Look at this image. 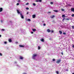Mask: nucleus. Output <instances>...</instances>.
Returning a JSON list of instances; mask_svg holds the SVG:
<instances>
[{
  "instance_id": "1",
  "label": "nucleus",
  "mask_w": 74,
  "mask_h": 74,
  "mask_svg": "<svg viewBox=\"0 0 74 74\" xmlns=\"http://www.w3.org/2000/svg\"><path fill=\"white\" fill-rule=\"evenodd\" d=\"M61 61V60L60 59H59V60H58L57 61H56V63H57V64H59V63H60V62Z\"/></svg>"
},
{
  "instance_id": "2",
  "label": "nucleus",
  "mask_w": 74,
  "mask_h": 74,
  "mask_svg": "<svg viewBox=\"0 0 74 74\" xmlns=\"http://www.w3.org/2000/svg\"><path fill=\"white\" fill-rule=\"evenodd\" d=\"M20 15L22 19H24V17H23V16L22 15V13H20Z\"/></svg>"
},
{
  "instance_id": "3",
  "label": "nucleus",
  "mask_w": 74,
  "mask_h": 74,
  "mask_svg": "<svg viewBox=\"0 0 74 74\" xmlns=\"http://www.w3.org/2000/svg\"><path fill=\"white\" fill-rule=\"evenodd\" d=\"M20 59H21V60H23V57L22 56H20Z\"/></svg>"
},
{
  "instance_id": "4",
  "label": "nucleus",
  "mask_w": 74,
  "mask_h": 74,
  "mask_svg": "<svg viewBox=\"0 0 74 74\" xmlns=\"http://www.w3.org/2000/svg\"><path fill=\"white\" fill-rule=\"evenodd\" d=\"M71 11L74 12V8H71Z\"/></svg>"
},
{
  "instance_id": "5",
  "label": "nucleus",
  "mask_w": 74,
  "mask_h": 74,
  "mask_svg": "<svg viewBox=\"0 0 74 74\" xmlns=\"http://www.w3.org/2000/svg\"><path fill=\"white\" fill-rule=\"evenodd\" d=\"M32 18H36V15L34 14L32 15Z\"/></svg>"
},
{
  "instance_id": "6",
  "label": "nucleus",
  "mask_w": 74,
  "mask_h": 74,
  "mask_svg": "<svg viewBox=\"0 0 74 74\" xmlns=\"http://www.w3.org/2000/svg\"><path fill=\"white\" fill-rule=\"evenodd\" d=\"M40 41L42 42H44V39L43 38H42L40 39Z\"/></svg>"
},
{
  "instance_id": "7",
  "label": "nucleus",
  "mask_w": 74,
  "mask_h": 74,
  "mask_svg": "<svg viewBox=\"0 0 74 74\" xmlns=\"http://www.w3.org/2000/svg\"><path fill=\"white\" fill-rule=\"evenodd\" d=\"M2 11H3V8H0V12H2Z\"/></svg>"
},
{
  "instance_id": "8",
  "label": "nucleus",
  "mask_w": 74,
  "mask_h": 74,
  "mask_svg": "<svg viewBox=\"0 0 74 74\" xmlns=\"http://www.w3.org/2000/svg\"><path fill=\"white\" fill-rule=\"evenodd\" d=\"M19 47H22V48L24 47V46L21 45H19Z\"/></svg>"
},
{
  "instance_id": "9",
  "label": "nucleus",
  "mask_w": 74,
  "mask_h": 74,
  "mask_svg": "<svg viewBox=\"0 0 74 74\" xmlns=\"http://www.w3.org/2000/svg\"><path fill=\"white\" fill-rule=\"evenodd\" d=\"M47 32H48V33H49V32H51V31L49 29H47Z\"/></svg>"
},
{
  "instance_id": "10",
  "label": "nucleus",
  "mask_w": 74,
  "mask_h": 74,
  "mask_svg": "<svg viewBox=\"0 0 74 74\" xmlns=\"http://www.w3.org/2000/svg\"><path fill=\"white\" fill-rule=\"evenodd\" d=\"M8 41L9 42H12V40L11 39H9Z\"/></svg>"
},
{
  "instance_id": "11",
  "label": "nucleus",
  "mask_w": 74,
  "mask_h": 74,
  "mask_svg": "<svg viewBox=\"0 0 74 74\" xmlns=\"http://www.w3.org/2000/svg\"><path fill=\"white\" fill-rule=\"evenodd\" d=\"M37 54H33V56H34V57H36L37 56Z\"/></svg>"
},
{
  "instance_id": "12",
  "label": "nucleus",
  "mask_w": 74,
  "mask_h": 74,
  "mask_svg": "<svg viewBox=\"0 0 74 74\" xmlns=\"http://www.w3.org/2000/svg\"><path fill=\"white\" fill-rule=\"evenodd\" d=\"M32 31H33V32H35V31H36V29H32Z\"/></svg>"
},
{
  "instance_id": "13",
  "label": "nucleus",
  "mask_w": 74,
  "mask_h": 74,
  "mask_svg": "<svg viewBox=\"0 0 74 74\" xmlns=\"http://www.w3.org/2000/svg\"><path fill=\"white\" fill-rule=\"evenodd\" d=\"M17 12L18 14H20V12L19 11V10H17Z\"/></svg>"
},
{
  "instance_id": "14",
  "label": "nucleus",
  "mask_w": 74,
  "mask_h": 74,
  "mask_svg": "<svg viewBox=\"0 0 74 74\" xmlns=\"http://www.w3.org/2000/svg\"><path fill=\"white\" fill-rule=\"evenodd\" d=\"M56 74H59V72H58V71H56Z\"/></svg>"
},
{
  "instance_id": "15",
  "label": "nucleus",
  "mask_w": 74,
  "mask_h": 74,
  "mask_svg": "<svg viewBox=\"0 0 74 74\" xmlns=\"http://www.w3.org/2000/svg\"><path fill=\"white\" fill-rule=\"evenodd\" d=\"M59 32L60 34H62V32L60 31H59Z\"/></svg>"
},
{
  "instance_id": "16",
  "label": "nucleus",
  "mask_w": 74,
  "mask_h": 74,
  "mask_svg": "<svg viewBox=\"0 0 74 74\" xmlns=\"http://www.w3.org/2000/svg\"><path fill=\"white\" fill-rule=\"evenodd\" d=\"M54 17H55V16L53 15L51 16V18H54Z\"/></svg>"
},
{
  "instance_id": "17",
  "label": "nucleus",
  "mask_w": 74,
  "mask_h": 74,
  "mask_svg": "<svg viewBox=\"0 0 74 74\" xmlns=\"http://www.w3.org/2000/svg\"><path fill=\"white\" fill-rule=\"evenodd\" d=\"M32 58L33 59H36V57H34V56H33Z\"/></svg>"
},
{
  "instance_id": "18",
  "label": "nucleus",
  "mask_w": 74,
  "mask_h": 74,
  "mask_svg": "<svg viewBox=\"0 0 74 74\" xmlns=\"http://www.w3.org/2000/svg\"><path fill=\"white\" fill-rule=\"evenodd\" d=\"M52 61H53V62H55V59L53 58L52 60Z\"/></svg>"
},
{
  "instance_id": "19",
  "label": "nucleus",
  "mask_w": 74,
  "mask_h": 74,
  "mask_svg": "<svg viewBox=\"0 0 74 74\" xmlns=\"http://www.w3.org/2000/svg\"><path fill=\"white\" fill-rule=\"evenodd\" d=\"M61 11H64V9H62Z\"/></svg>"
},
{
  "instance_id": "20",
  "label": "nucleus",
  "mask_w": 74,
  "mask_h": 74,
  "mask_svg": "<svg viewBox=\"0 0 74 74\" xmlns=\"http://www.w3.org/2000/svg\"><path fill=\"white\" fill-rule=\"evenodd\" d=\"M62 18H63V17H65V15H63L62 16Z\"/></svg>"
},
{
  "instance_id": "21",
  "label": "nucleus",
  "mask_w": 74,
  "mask_h": 74,
  "mask_svg": "<svg viewBox=\"0 0 74 74\" xmlns=\"http://www.w3.org/2000/svg\"><path fill=\"white\" fill-rule=\"evenodd\" d=\"M28 21H29V22H30V21H31V20L30 19H27Z\"/></svg>"
},
{
  "instance_id": "22",
  "label": "nucleus",
  "mask_w": 74,
  "mask_h": 74,
  "mask_svg": "<svg viewBox=\"0 0 74 74\" xmlns=\"http://www.w3.org/2000/svg\"><path fill=\"white\" fill-rule=\"evenodd\" d=\"M71 27H72V29H74V26H71Z\"/></svg>"
},
{
  "instance_id": "23",
  "label": "nucleus",
  "mask_w": 74,
  "mask_h": 74,
  "mask_svg": "<svg viewBox=\"0 0 74 74\" xmlns=\"http://www.w3.org/2000/svg\"><path fill=\"white\" fill-rule=\"evenodd\" d=\"M33 5H34V6H36V4H35V3H33Z\"/></svg>"
},
{
  "instance_id": "24",
  "label": "nucleus",
  "mask_w": 74,
  "mask_h": 74,
  "mask_svg": "<svg viewBox=\"0 0 74 74\" xmlns=\"http://www.w3.org/2000/svg\"><path fill=\"white\" fill-rule=\"evenodd\" d=\"M53 11H54L55 12H58V10H53Z\"/></svg>"
},
{
  "instance_id": "25",
  "label": "nucleus",
  "mask_w": 74,
  "mask_h": 74,
  "mask_svg": "<svg viewBox=\"0 0 74 74\" xmlns=\"http://www.w3.org/2000/svg\"><path fill=\"white\" fill-rule=\"evenodd\" d=\"M38 1H39V2H41L42 1V0H38Z\"/></svg>"
},
{
  "instance_id": "26",
  "label": "nucleus",
  "mask_w": 74,
  "mask_h": 74,
  "mask_svg": "<svg viewBox=\"0 0 74 74\" xmlns=\"http://www.w3.org/2000/svg\"><path fill=\"white\" fill-rule=\"evenodd\" d=\"M38 49H40V46H38Z\"/></svg>"
},
{
  "instance_id": "27",
  "label": "nucleus",
  "mask_w": 74,
  "mask_h": 74,
  "mask_svg": "<svg viewBox=\"0 0 74 74\" xmlns=\"http://www.w3.org/2000/svg\"><path fill=\"white\" fill-rule=\"evenodd\" d=\"M68 6L69 7H71V5L70 4H69L68 5Z\"/></svg>"
},
{
  "instance_id": "28",
  "label": "nucleus",
  "mask_w": 74,
  "mask_h": 74,
  "mask_svg": "<svg viewBox=\"0 0 74 74\" xmlns=\"http://www.w3.org/2000/svg\"><path fill=\"white\" fill-rule=\"evenodd\" d=\"M71 16L72 17H74V14H73L71 15Z\"/></svg>"
},
{
  "instance_id": "29",
  "label": "nucleus",
  "mask_w": 74,
  "mask_h": 74,
  "mask_svg": "<svg viewBox=\"0 0 74 74\" xmlns=\"http://www.w3.org/2000/svg\"><path fill=\"white\" fill-rule=\"evenodd\" d=\"M51 32V33H53V30H51L50 31Z\"/></svg>"
},
{
  "instance_id": "30",
  "label": "nucleus",
  "mask_w": 74,
  "mask_h": 74,
  "mask_svg": "<svg viewBox=\"0 0 74 74\" xmlns=\"http://www.w3.org/2000/svg\"><path fill=\"white\" fill-rule=\"evenodd\" d=\"M19 5V3H17L16 4V5Z\"/></svg>"
},
{
  "instance_id": "31",
  "label": "nucleus",
  "mask_w": 74,
  "mask_h": 74,
  "mask_svg": "<svg viewBox=\"0 0 74 74\" xmlns=\"http://www.w3.org/2000/svg\"><path fill=\"white\" fill-rule=\"evenodd\" d=\"M7 42H4V44H7Z\"/></svg>"
},
{
  "instance_id": "32",
  "label": "nucleus",
  "mask_w": 74,
  "mask_h": 74,
  "mask_svg": "<svg viewBox=\"0 0 74 74\" xmlns=\"http://www.w3.org/2000/svg\"><path fill=\"white\" fill-rule=\"evenodd\" d=\"M50 4H53V2H50Z\"/></svg>"
},
{
  "instance_id": "33",
  "label": "nucleus",
  "mask_w": 74,
  "mask_h": 74,
  "mask_svg": "<svg viewBox=\"0 0 74 74\" xmlns=\"http://www.w3.org/2000/svg\"><path fill=\"white\" fill-rule=\"evenodd\" d=\"M26 10H29V8H26Z\"/></svg>"
},
{
  "instance_id": "34",
  "label": "nucleus",
  "mask_w": 74,
  "mask_h": 74,
  "mask_svg": "<svg viewBox=\"0 0 74 74\" xmlns=\"http://www.w3.org/2000/svg\"><path fill=\"white\" fill-rule=\"evenodd\" d=\"M63 34H64L65 35V34H66V33H65V32H63Z\"/></svg>"
},
{
  "instance_id": "35",
  "label": "nucleus",
  "mask_w": 74,
  "mask_h": 74,
  "mask_svg": "<svg viewBox=\"0 0 74 74\" xmlns=\"http://www.w3.org/2000/svg\"><path fill=\"white\" fill-rule=\"evenodd\" d=\"M3 55L1 53H0V56H2Z\"/></svg>"
},
{
  "instance_id": "36",
  "label": "nucleus",
  "mask_w": 74,
  "mask_h": 74,
  "mask_svg": "<svg viewBox=\"0 0 74 74\" xmlns=\"http://www.w3.org/2000/svg\"><path fill=\"white\" fill-rule=\"evenodd\" d=\"M35 1H36V2H39V1H38V0H36Z\"/></svg>"
},
{
  "instance_id": "37",
  "label": "nucleus",
  "mask_w": 74,
  "mask_h": 74,
  "mask_svg": "<svg viewBox=\"0 0 74 74\" xmlns=\"http://www.w3.org/2000/svg\"><path fill=\"white\" fill-rule=\"evenodd\" d=\"M46 25V24H45V23H44V24H43V26H45Z\"/></svg>"
},
{
  "instance_id": "38",
  "label": "nucleus",
  "mask_w": 74,
  "mask_h": 74,
  "mask_svg": "<svg viewBox=\"0 0 74 74\" xmlns=\"http://www.w3.org/2000/svg\"><path fill=\"white\" fill-rule=\"evenodd\" d=\"M61 54L62 55H63V52L61 53Z\"/></svg>"
},
{
  "instance_id": "39",
  "label": "nucleus",
  "mask_w": 74,
  "mask_h": 74,
  "mask_svg": "<svg viewBox=\"0 0 74 74\" xmlns=\"http://www.w3.org/2000/svg\"><path fill=\"white\" fill-rule=\"evenodd\" d=\"M28 4H29V3H27L26 4V5H28Z\"/></svg>"
},
{
  "instance_id": "40",
  "label": "nucleus",
  "mask_w": 74,
  "mask_h": 74,
  "mask_svg": "<svg viewBox=\"0 0 74 74\" xmlns=\"http://www.w3.org/2000/svg\"><path fill=\"white\" fill-rule=\"evenodd\" d=\"M27 14H29V12H27Z\"/></svg>"
},
{
  "instance_id": "41",
  "label": "nucleus",
  "mask_w": 74,
  "mask_h": 74,
  "mask_svg": "<svg viewBox=\"0 0 74 74\" xmlns=\"http://www.w3.org/2000/svg\"><path fill=\"white\" fill-rule=\"evenodd\" d=\"M2 31H4V29H2Z\"/></svg>"
},
{
  "instance_id": "42",
  "label": "nucleus",
  "mask_w": 74,
  "mask_h": 74,
  "mask_svg": "<svg viewBox=\"0 0 74 74\" xmlns=\"http://www.w3.org/2000/svg\"><path fill=\"white\" fill-rule=\"evenodd\" d=\"M64 19H65V18H64L62 20L63 21H64Z\"/></svg>"
},
{
  "instance_id": "43",
  "label": "nucleus",
  "mask_w": 74,
  "mask_h": 74,
  "mask_svg": "<svg viewBox=\"0 0 74 74\" xmlns=\"http://www.w3.org/2000/svg\"><path fill=\"white\" fill-rule=\"evenodd\" d=\"M65 19H66V20H69V18H66Z\"/></svg>"
},
{
  "instance_id": "44",
  "label": "nucleus",
  "mask_w": 74,
  "mask_h": 74,
  "mask_svg": "<svg viewBox=\"0 0 74 74\" xmlns=\"http://www.w3.org/2000/svg\"><path fill=\"white\" fill-rule=\"evenodd\" d=\"M18 2H20V1H20V0H18Z\"/></svg>"
},
{
  "instance_id": "45",
  "label": "nucleus",
  "mask_w": 74,
  "mask_h": 74,
  "mask_svg": "<svg viewBox=\"0 0 74 74\" xmlns=\"http://www.w3.org/2000/svg\"><path fill=\"white\" fill-rule=\"evenodd\" d=\"M72 47H73V48H74V45H72Z\"/></svg>"
},
{
  "instance_id": "46",
  "label": "nucleus",
  "mask_w": 74,
  "mask_h": 74,
  "mask_svg": "<svg viewBox=\"0 0 74 74\" xmlns=\"http://www.w3.org/2000/svg\"><path fill=\"white\" fill-rule=\"evenodd\" d=\"M15 43H16V44H18V42H16Z\"/></svg>"
},
{
  "instance_id": "47",
  "label": "nucleus",
  "mask_w": 74,
  "mask_h": 74,
  "mask_svg": "<svg viewBox=\"0 0 74 74\" xmlns=\"http://www.w3.org/2000/svg\"><path fill=\"white\" fill-rule=\"evenodd\" d=\"M31 34H33V32H31Z\"/></svg>"
},
{
  "instance_id": "48",
  "label": "nucleus",
  "mask_w": 74,
  "mask_h": 74,
  "mask_svg": "<svg viewBox=\"0 0 74 74\" xmlns=\"http://www.w3.org/2000/svg\"><path fill=\"white\" fill-rule=\"evenodd\" d=\"M1 37V35H0V37Z\"/></svg>"
},
{
  "instance_id": "49",
  "label": "nucleus",
  "mask_w": 74,
  "mask_h": 74,
  "mask_svg": "<svg viewBox=\"0 0 74 74\" xmlns=\"http://www.w3.org/2000/svg\"><path fill=\"white\" fill-rule=\"evenodd\" d=\"M23 74H26V73H23Z\"/></svg>"
},
{
  "instance_id": "50",
  "label": "nucleus",
  "mask_w": 74,
  "mask_h": 74,
  "mask_svg": "<svg viewBox=\"0 0 74 74\" xmlns=\"http://www.w3.org/2000/svg\"><path fill=\"white\" fill-rule=\"evenodd\" d=\"M42 23H43V22H44V21H42Z\"/></svg>"
},
{
  "instance_id": "51",
  "label": "nucleus",
  "mask_w": 74,
  "mask_h": 74,
  "mask_svg": "<svg viewBox=\"0 0 74 74\" xmlns=\"http://www.w3.org/2000/svg\"><path fill=\"white\" fill-rule=\"evenodd\" d=\"M66 71H68V69H66Z\"/></svg>"
},
{
  "instance_id": "52",
  "label": "nucleus",
  "mask_w": 74,
  "mask_h": 74,
  "mask_svg": "<svg viewBox=\"0 0 74 74\" xmlns=\"http://www.w3.org/2000/svg\"><path fill=\"white\" fill-rule=\"evenodd\" d=\"M15 63H16V62H15Z\"/></svg>"
},
{
  "instance_id": "53",
  "label": "nucleus",
  "mask_w": 74,
  "mask_h": 74,
  "mask_svg": "<svg viewBox=\"0 0 74 74\" xmlns=\"http://www.w3.org/2000/svg\"><path fill=\"white\" fill-rule=\"evenodd\" d=\"M10 22L11 23V21H10Z\"/></svg>"
},
{
  "instance_id": "54",
  "label": "nucleus",
  "mask_w": 74,
  "mask_h": 74,
  "mask_svg": "<svg viewBox=\"0 0 74 74\" xmlns=\"http://www.w3.org/2000/svg\"><path fill=\"white\" fill-rule=\"evenodd\" d=\"M72 74H74V73H72Z\"/></svg>"
},
{
  "instance_id": "55",
  "label": "nucleus",
  "mask_w": 74,
  "mask_h": 74,
  "mask_svg": "<svg viewBox=\"0 0 74 74\" xmlns=\"http://www.w3.org/2000/svg\"><path fill=\"white\" fill-rule=\"evenodd\" d=\"M1 22H3V21H1Z\"/></svg>"
},
{
  "instance_id": "56",
  "label": "nucleus",
  "mask_w": 74,
  "mask_h": 74,
  "mask_svg": "<svg viewBox=\"0 0 74 74\" xmlns=\"http://www.w3.org/2000/svg\"><path fill=\"white\" fill-rule=\"evenodd\" d=\"M49 13H51V12H49Z\"/></svg>"
},
{
  "instance_id": "57",
  "label": "nucleus",
  "mask_w": 74,
  "mask_h": 74,
  "mask_svg": "<svg viewBox=\"0 0 74 74\" xmlns=\"http://www.w3.org/2000/svg\"><path fill=\"white\" fill-rule=\"evenodd\" d=\"M25 0V1H26V0Z\"/></svg>"
}]
</instances>
